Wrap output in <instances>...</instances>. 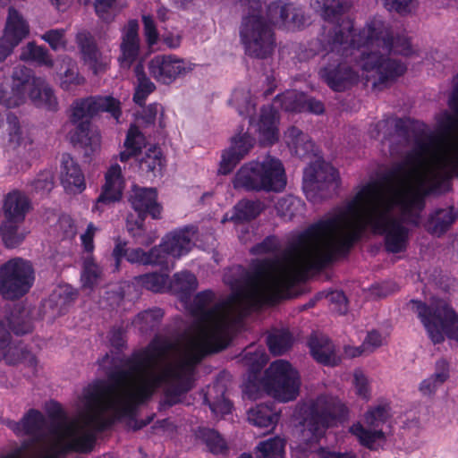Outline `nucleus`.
I'll return each instance as SVG.
<instances>
[{
    "instance_id": "obj_1",
    "label": "nucleus",
    "mask_w": 458,
    "mask_h": 458,
    "mask_svg": "<svg viewBox=\"0 0 458 458\" xmlns=\"http://www.w3.org/2000/svg\"><path fill=\"white\" fill-rule=\"evenodd\" d=\"M364 185L334 216L310 226L273 261L263 262L253 275L233 286L232 295L211 310V352L224 349L229 326L253 306L272 303L287 295L293 283L310 268H318L335 252L348 248L366 227L384 234L386 247L400 252L406 247V221L418 224L423 197L440 194L451 185L450 174H389Z\"/></svg>"
},
{
    "instance_id": "obj_2",
    "label": "nucleus",
    "mask_w": 458,
    "mask_h": 458,
    "mask_svg": "<svg viewBox=\"0 0 458 458\" xmlns=\"http://www.w3.org/2000/svg\"><path fill=\"white\" fill-rule=\"evenodd\" d=\"M136 356L142 365L123 381V388L129 380L139 377L140 382L133 390L123 392L121 411L132 415L139 405L148 402L163 385L164 403L172 407L181 402V397L190 392L195 383V373L200 364V342L194 340L183 344L168 338L156 335L147 346L134 350L124 360L125 369L119 368L123 361L117 354L104 355L98 360L99 367L106 371L130 370L128 360Z\"/></svg>"
},
{
    "instance_id": "obj_3",
    "label": "nucleus",
    "mask_w": 458,
    "mask_h": 458,
    "mask_svg": "<svg viewBox=\"0 0 458 458\" xmlns=\"http://www.w3.org/2000/svg\"><path fill=\"white\" fill-rule=\"evenodd\" d=\"M365 47L366 55L364 66L366 69L376 70L377 79L373 82L374 88L383 89L390 86L397 77L403 75L406 66L400 61L386 57L391 53L404 56L416 54L411 39L403 35L394 36L390 29L379 21H373L352 39V47Z\"/></svg>"
},
{
    "instance_id": "obj_4",
    "label": "nucleus",
    "mask_w": 458,
    "mask_h": 458,
    "mask_svg": "<svg viewBox=\"0 0 458 458\" xmlns=\"http://www.w3.org/2000/svg\"><path fill=\"white\" fill-rule=\"evenodd\" d=\"M130 370L109 371L106 373L107 380L98 379L88 385L83 390L85 407L89 412L88 423L94 428L96 432L102 433L114 423V418L105 417V412L110 409H116L123 414L121 407L123 396L113 398V394L123 386V381L131 375V372L138 370L142 362L133 355L128 360Z\"/></svg>"
},
{
    "instance_id": "obj_5",
    "label": "nucleus",
    "mask_w": 458,
    "mask_h": 458,
    "mask_svg": "<svg viewBox=\"0 0 458 458\" xmlns=\"http://www.w3.org/2000/svg\"><path fill=\"white\" fill-rule=\"evenodd\" d=\"M346 412L345 405L337 397L327 394L300 403L294 417L299 420L297 438L301 448L310 450L324 437L326 430Z\"/></svg>"
},
{
    "instance_id": "obj_6",
    "label": "nucleus",
    "mask_w": 458,
    "mask_h": 458,
    "mask_svg": "<svg viewBox=\"0 0 458 458\" xmlns=\"http://www.w3.org/2000/svg\"><path fill=\"white\" fill-rule=\"evenodd\" d=\"M301 379L298 371L286 360H277L266 369L265 375L257 386L249 380L244 393L251 399L260 397L259 387L276 400L287 403L296 399L300 393Z\"/></svg>"
},
{
    "instance_id": "obj_7",
    "label": "nucleus",
    "mask_w": 458,
    "mask_h": 458,
    "mask_svg": "<svg viewBox=\"0 0 458 458\" xmlns=\"http://www.w3.org/2000/svg\"><path fill=\"white\" fill-rule=\"evenodd\" d=\"M99 111L108 112L118 120L121 114L120 102L112 97H98L77 101L72 105L71 121L76 127L75 131L71 134L73 143L90 150L99 147L100 135L89 124V118Z\"/></svg>"
},
{
    "instance_id": "obj_8",
    "label": "nucleus",
    "mask_w": 458,
    "mask_h": 458,
    "mask_svg": "<svg viewBox=\"0 0 458 458\" xmlns=\"http://www.w3.org/2000/svg\"><path fill=\"white\" fill-rule=\"evenodd\" d=\"M27 96L38 106L54 108L56 101L52 89L41 80L31 78L28 71L17 67L0 89V103L6 107L22 104Z\"/></svg>"
},
{
    "instance_id": "obj_9",
    "label": "nucleus",
    "mask_w": 458,
    "mask_h": 458,
    "mask_svg": "<svg viewBox=\"0 0 458 458\" xmlns=\"http://www.w3.org/2000/svg\"><path fill=\"white\" fill-rule=\"evenodd\" d=\"M407 307L418 315L433 343L443 342L445 335L458 340V317L445 301H437L428 307L421 301L411 300Z\"/></svg>"
},
{
    "instance_id": "obj_10",
    "label": "nucleus",
    "mask_w": 458,
    "mask_h": 458,
    "mask_svg": "<svg viewBox=\"0 0 458 458\" xmlns=\"http://www.w3.org/2000/svg\"><path fill=\"white\" fill-rule=\"evenodd\" d=\"M391 417L387 404L370 406L363 414L362 420L350 428V432L361 445L370 450L383 448L391 436Z\"/></svg>"
},
{
    "instance_id": "obj_11",
    "label": "nucleus",
    "mask_w": 458,
    "mask_h": 458,
    "mask_svg": "<svg viewBox=\"0 0 458 458\" xmlns=\"http://www.w3.org/2000/svg\"><path fill=\"white\" fill-rule=\"evenodd\" d=\"M32 330L31 318L20 308L11 310L4 319H0V360L4 358L7 364L15 365L27 359L30 355L27 347L11 345V332L23 335Z\"/></svg>"
},
{
    "instance_id": "obj_12",
    "label": "nucleus",
    "mask_w": 458,
    "mask_h": 458,
    "mask_svg": "<svg viewBox=\"0 0 458 458\" xmlns=\"http://www.w3.org/2000/svg\"><path fill=\"white\" fill-rule=\"evenodd\" d=\"M32 263L22 258H13L0 266V294L5 300L16 301L26 295L34 284Z\"/></svg>"
},
{
    "instance_id": "obj_13",
    "label": "nucleus",
    "mask_w": 458,
    "mask_h": 458,
    "mask_svg": "<svg viewBox=\"0 0 458 458\" xmlns=\"http://www.w3.org/2000/svg\"><path fill=\"white\" fill-rule=\"evenodd\" d=\"M241 38L245 53L253 58L266 59L274 52L275 35L271 27L261 15H247L243 18Z\"/></svg>"
},
{
    "instance_id": "obj_14",
    "label": "nucleus",
    "mask_w": 458,
    "mask_h": 458,
    "mask_svg": "<svg viewBox=\"0 0 458 458\" xmlns=\"http://www.w3.org/2000/svg\"><path fill=\"white\" fill-rule=\"evenodd\" d=\"M198 287L196 276L187 270L175 273L168 282L167 289L175 295L186 313L192 318V340L200 342V293H193Z\"/></svg>"
},
{
    "instance_id": "obj_15",
    "label": "nucleus",
    "mask_w": 458,
    "mask_h": 458,
    "mask_svg": "<svg viewBox=\"0 0 458 458\" xmlns=\"http://www.w3.org/2000/svg\"><path fill=\"white\" fill-rule=\"evenodd\" d=\"M322 17L325 21L334 23L328 34V44L334 52L339 47L346 45L352 47V39L357 38L353 22L344 16L352 4L347 0H322Z\"/></svg>"
},
{
    "instance_id": "obj_16",
    "label": "nucleus",
    "mask_w": 458,
    "mask_h": 458,
    "mask_svg": "<svg viewBox=\"0 0 458 458\" xmlns=\"http://www.w3.org/2000/svg\"><path fill=\"white\" fill-rule=\"evenodd\" d=\"M5 425L16 436H28L32 439L24 441L19 448L6 454L4 458H21L24 451L29 449L31 444L40 442L46 437L47 420L40 411L34 408L27 411L21 420H7Z\"/></svg>"
},
{
    "instance_id": "obj_17",
    "label": "nucleus",
    "mask_w": 458,
    "mask_h": 458,
    "mask_svg": "<svg viewBox=\"0 0 458 458\" xmlns=\"http://www.w3.org/2000/svg\"><path fill=\"white\" fill-rule=\"evenodd\" d=\"M194 64L174 55H158L148 64L150 75L158 82L170 84L178 77L191 72Z\"/></svg>"
},
{
    "instance_id": "obj_18",
    "label": "nucleus",
    "mask_w": 458,
    "mask_h": 458,
    "mask_svg": "<svg viewBox=\"0 0 458 458\" xmlns=\"http://www.w3.org/2000/svg\"><path fill=\"white\" fill-rule=\"evenodd\" d=\"M338 174H304L303 190L313 202L329 197L339 186Z\"/></svg>"
},
{
    "instance_id": "obj_19",
    "label": "nucleus",
    "mask_w": 458,
    "mask_h": 458,
    "mask_svg": "<svg viewBox=\"0 0 458 458\" xmlns=\"http://www.w3.org/2000/svg\"><path fill=\"white\" fill-rule=\"evenodd\" d=\"M320 75L333 90L338 92L345 91L359 82L358 73L343 62L328 64L320 70Z\"/></svg>"
},
{
    "instance_id": "obj_20",
    "label": "nucleus",
    "mask_w": 458,
    "mask_h": 458,
    "mask_svg": "<svg viewBox=\"0 0 458 458\" xmlns=\"http://www.w3.org/2000/svg\"><path fill=\"white\" fill-rule=\"evenodd\" d=\"M236 187L280 191L286 184L285 174H237Z\"/></svg>"
},
{
    "instance_id": "obj_21",
    "label": "nucleus",
    "mask_w": 458,
    "mask_h": 458,
    "mask_svg": "<svg viewBox=\"0 0 458 458\" xmlns=\"http://www.w3.org/2000/svg\"><path fill=\"white\" fill-rule=\"evenodd\" d=\"M280 115L273 106H266L260 109L258 121L259 143L261 146H272L279 140Z\"/></svg>"
},
{
    "instance_id": "obj_22",
    "label": "nucleus",
    "mask_w": 458,
    "mask_h": 458,
    "mask_svg": "<svg viewBox=\"0 0 458 458\" xmlns=\"http://www.w3.org/2000/svg\"><path fill=\"white\" fill-rule=\"evenodd\" d=\"M125 187L123 174H106V182L101 192L92 208L93 212H103L104 207L109 206L122 199Z\"/></svg>"
},
{
    "instance_id": "obj_23",
    "label": "nucleus",
    "mask_w": 458,
    "mask_h": 458,
    "mask_svg": "<svg viewBox=\"0 0 458 458\" xmlns=\"http://www.w3.org/2000/svg\"><path fill=\"white\" fill-rule=\"evenodd\" d=\"M139 25L136 21H130L123 31L121 55L118 58L122 68L129 69L136 61L140 49Z\"/></svg>"
},
{
    "instance_id": "obj_24",
    "label": "nucleus",
    "mask_w": 458,
    "mask_h": 458,
    "mask_svg": "<svg viewBox=\"0 0 458 458\" xmlns=\"http://www.w3.org/2000/svg\"><path fill=\"white\" fill-rule=\"evenodd\" d=\"M132 208L138 216L159 219L162 213V206L157 202V191L155 188H140L135 191L131 199Z\"/></svg>"
},
{
    "instance_id": "obj_25",
    "label": "nucleus",
    "mask_w": 458,
    "mask_h": 458,
    "mask_svg": "<svg viewBox=\"0 0 458 458\" xmlns=\"http://www.w3.org/2000/svg\"><path fill=\"white\" fill-rule=\"evenodd\" d=\"M145 145V139L136 126H131L127 133L124 142L125 150L120 154L119 160L112 165L110 172H122L134 169L132 165H127L131 160H137L139 151Z\"/></svg>"
},
{
    "instance_id": "obj_26",
    "label": "nucleus",
    "mask_w": 458,
    "mask_h": 458,
    "mask_svg": "<svg viewBox=\"0 0 458 458\" xmlns=\"http://www.w3.org/2000/svg\"><path fill=\"white\" fill-rule=\"evenodd\" d=\"M195 233L196 231L192 226L174 230L162 239L163 246L166 247L172 257L179 259L187 255L192 249L194 245L192 240Z\"/></svg>"
},
{
    "instance_id": "obj_27",
    "label": "nucleus",
    "mask_w": 458,
    "mask_h": 458,
    "mask_svg": "<svg viewBox=\"0 0 458 458\" xmlns=\"http://www.w3.org/2000/svg\"><path fill=\"white\" fill-rule=\"evenodd\" d=\"M30 208L29 198L20 191H13L4 198L3 209L8 221L23 222Z\"/></svg>"
},
{
    "instance_id": "obj_28",
    "label": "nucleus",
    "mask_w": 458,
    "mask_h": 458,
    "mask_svg": "<svg viewBox=\"0 0 458 458\" xmlns=\"http://www.w3.org/2000/svg\"><path fill=\"white\" fill-rule=\"evenodd\" d=\"M77 42L81 48L85 64L94 73H98L107 65V60L103 58L95 47L90 35L82 31L77 35Z\"/></svg>"
},
{
    "instance_id": "obj_29",
    "label": "nucleus",
    "mask_w": 458,
    "mask_h": 458,
    "mask_svg": "<svg viewBox=\"0 0 458 458\" xmlns=\"http://www.w3.org/2000/svg\"><path fill=\"white\" fill-rule=\"evenodd\" d=\"M309 345L313 358L318 362L330 366H335L339 362L335 346L327 336L313 335L310 339Z\"/></svg>"
},
{
    "instance_id": "obj_30",
    "label": "nucleus",
    "mask_w": 458,
    "mask_h": 458,
    "mask_svg": "<svg viewBox=\"0 0 458 458\" xmlns=\"http://www.w3.org/2000/svg\"><path fill=\"white\" fill-rule=\"evenodd\" d=\"M247 419L255 427L273 429L279 420V411L271 405L258 404L248 411Z\"/></svg>"
},
{
    "instance_id": "obj_31",
    "label": "nucleus",
    "mask_w": 458,
    "mask_h": 458,
    "mask_svg": "<svg viewBox=\"0 0 458 458\" xmlns=\"http://www.w3.org/2000/svg\"><path fill=\"white\" fill-rule=\"evenodd\" d=\"M29 32L30 29L27 21L17 11L10 9L3 35L4 38L18 46L28 36Z\"/></svg>"
},
{
    "instance_id": "obj_32",
    "label": "nucleus",
    "mask_w": 458,
    "mask_h": 458,
    "mask_svg": "<svg viewBox=\"0 0 458 458\" xmlns=\"http://www.w3.org/2000/svg\"><path fill=\"white\" fill-rule=\"evenodd\" d=\"M205 400L208 402L216 418H222L232 411L233 405L225 397V388L222 385L217 384L208 387Z\"/></svg>"
},
{
    "instance_id": "obj_33",
    "label": "nucleus",
    "mask_w": 458,
    "mask_h": 458,
    "mask_svg": "<svg viewBox=\"0 0 458 458\" xmlns=\"http://www.w3.org/2000/svg\"><path fill=\"white\" fill-rule=\"evenodd\" d=\"M164 314L162 309L155 307L140 312L132 323L142 335H148L158 329Z\"/></svg>"
},
{
    "instance_id": "obj_34",
    "label": "nucleus",
    "mask_w": 458,
    "mask_h": 458,
    "mask_svg": "<svg viewBox=\"0 0 458 458\" xmlns=\"http://www.w3.org/2000/svg\"><path fill=\"white\" fill-rule=\"evenodd\" d=\"M47 412L50 419L49 433L53 436H61L64 431H70L71 426L67 422V416L61 404L51 402L47 407Z\"/></svg>"
},
{
    "instance_id": "obj_35",
    "label": "nucleus",
    "mask_w": 458,
    "mask_h": 458,
    "mask_svg": "<svg viewBox=\"0 0 458 458\" xmlns=\"http://www.w3.org/2000/svg\"><path fill=\"white\" fill-rule=\"evenodd\" d=\"M102 274V268L94 258L92 256L86 257L82 263L81 275L82 287L92 291L99 284Z\"/></svg>"
},
{
    "instance_id": "obj_36",
    "label": "nucleus",
    "mask_w": 458,
    "mask_h": 458,
    "mask_svg": "<svg viewBox=\"0 0 458 458\" xmlns=\"http://www.w3.org/2000/svg\"><path fill=\"white\" fill-rule=\"evenodd\" d=\"M127 165H132L135 168L142 172H155L163 168V157L161 151L157 148H151L145 154L144 157H140L137 155V160H131V164L127 163Z\"/></svg>"
},
{
    "instance_id": "obj_37",
    "label": "nucleus",
    "mask_w": 458,
    "mask_h": 458,
    "mask_svg": "<svg viewBox=\"0 0 458 458\" xmlns=\"http://www.w3.org/2000/svg\"><path fill=\"white\" fill-rule=\"evenodd\" d=\"M454 220V209L446 208L436 211L428 220L427 227L431 233L440 235L449 228Z\"/></svg>"
},
{
    "instance_id": "obj_38",
    "label": "nucleus",
    "mask_w": 458,
    "mask_h": 458,
    "mask_svg": "<svg viewBox=\"0 0 458 458\" xmlns=\"http://www.w3.org/2000/svg\"><path fill=\"white\" fill-rule=\"evenodd\" d=\"M134 281L139 286L148 291L160 293L167 289L168 276L157 272L147 273L135 276Z\"/></svg>"
},
{
    "instance_id": "obj_39",
    "label": "nucleus",
    "mask_w": 458,
    "mask_h": 458,
    "mask_svg": "<svg viewBox=\"0 0 458 458\" xmlns=\"http://www.w3.org/2000/svg\"><path fill=\"white\" fill-rule=\"evenodd\" d=\"M285 442L280 437L260 442L255 447L257 458H284Z\"/></svg>"
},
{
    "instance_id": "obj_40",
    "label": "nucleus",
    "mask_w": 458,
    "mask_h": 458,
    "mask_svg": "<svg viewBox=\"0 0 458 458\" xmlns=\"http://www.w3.org/2000/svg\"><path fill=\"white\" fill-rule=\"evenodd\" d=\"M145 218L138 216L135 220L127 218V230L130 235L134 239L135 242L140 245L149 246L156 239V236L147 234L145 228Z\"/></svg>"
},
{
    "instance_id": "obj_41",
    "label": "nucleus",
    "mask_w": 458,
    "mask_h": 458,
    "mask_svg": "<svg viewBox=\"0 0 458 458\" xmlns=\"http://www.w3.org/2000/svg\"><path fill=\"white\" fill-rule=\"evenodd\" d=\"M66 435L70 436L69 449H73V453L89 454L96 445L97 437L92 432H85L81 436L72 435V428L70 431H64Z\"/></svg>"
},
{
    "instance_id": "obj_42",
    "label": "nucleus",
    "mask_w": 458,
    "mask_h": 458,
    "mask_svg": "<svg viewBox=\"0 0 458 458\" xmlns=\"http://www.w3.org/2000/svg\"><path fill=\"white\" fill-rule=\"evenodd\" d=\"M148 258L150 259L148 265L158 266L162 270L169 271L174 267V259L176 257H172V254L166 247L163 246V242L158 246H154L148 251Z\"/></svg>"
},
{
    "instance_id": "obj_43",
    "label": "nucleus",
    "mask_w": 458,
    "mask_h": 458,
    "mask_svg": "<svg viewBox=\"0 0 458 458\" xmlns=\"http://www.w3.org/2000/svg\"><path fill=\"white\" fill-rule=\"evenodd\" d=\"M7 124L10 141L17 147L23 148L24 149H30L33 140L29 132L20 126L17 118L10 117Z\"/></svg>"
},
{
    "instance_id": "obj_44",
    "label": "nucleus",
    "mask_w": 458,
    "mask_h": 458,
    "mask_svg": "<svg viewBox=\"0 0 458 458\" xmlns=\"http://www.w3.org/2000/svg\"><path fill=\"white\" fill-rule=\"evenodd\" d=\"M238 172H285V170L280 159L267 155L262 162H250L242 166Z\"/></svg>"
},
{
    "instance_id": "obj_45",
    "label": "nucleus",
    "mask_w": 458,
    "mask_h": 458,
    "mask_svg": "<svg viewBox=\"0 0 458 458\" xmlns=\"http://www.w3.org/2000/svg\"><path fill=\"white\" fill-rule=\"evenodd\" d=\"M276 102H280L283 109L287 112L305 111V95L296 91H286L275 98Z\"/></svg>"
},
{
    "instance_id": "obj_46",
    "label": "nucleus",
    "mask_w": 458,
    "mask_h": 458,
    "mask_svg": "<svg viewBox=\"0 0 458 458\" xmlns=\"http://www.w3.org/2000/svg\"><path fill=\"white\" fill-rule=\"evenodd\" d=\"M293 337L288 331H280L271 334L267 338L270 352L275 355H281L290 349Z\"/></svg>"
},
{
    "instance_id": "obj_47",
    "label": "nucleus",
    "mask_w": 458,
    "mask_h": 458,
    "mask_svg": "<svg viewBox=\"0 0 458 458\" xmlns=\"http://www.w3.org/2000/svg\"><path fill=\"white\" fill-rule=\"evenodd\" d=\"M21 222L5 221L0 226V235L7 248H15L23 241V236L18 233V224Z\"/></svg>"
},
{
    "instance_id": "obj_48",
    "label": "nucleus",
    "mask_w": 458,
    "mask_h": 458,
    "mask_svg": "<svg viewBox=\"0 0 458 458\" xmlns=\"http://www.w3.org/2000/svg\"><path fill=\"white\" fill-rule=\"evenodd\" d=\"M267 355L263 349L250 347L244 351L242 361L250 372L259 371L267 362Z\"/></svg>"
},
{
    "instance_id": "obj_49",
    "label": "nucleus",
    "mask_w": 458,
    "mask_h": 458,
    "mask_svg": "<svg viewBox=\"0 0 458 458\" xmlns=\"http://www.w3.org/2000/svg\"><path fill=\"white\" fill-rule=\"evenodd\" d=\"M202 442L205 443L208 451L215 454H224L228 450L226 441L214 429L202 430Z\"/></svg>"
},
{
    "instance_id": "obj_50",
    "label": "nucleus",
    "mask_w": 458,
    "mask_h": 458,
    "mask_svg": "<svg viewBox=\"0 0 458 458\" xmlns=\"http://www.w3.org/2000/svg\"><path fill=\"white\" fill-rule=\"evenodd\" d=\"M59 76L61 86L65 89H70L72 85H78L82 81V79L77 74L75 65L70 59L64 60L60 64Z\"/></svg>"
},
{
    "instance_id": "obj_51",
    "label": "nucleus",
    "mask_w": 458,
    "mask_h": 458,
    "mask_svg": "<svg viewBox=\"0 0 458 458\" xmlns=\"http://www.w3.org/2000/svg\"><path fill=\"white\" fill-rule=\"evenodd\" d=\"M61 184L68 194H77L86 189L84 174H61Z\"/></svg>"
},
{
    "instance_id": "obj_52",
    "label": "nucleus",
    "mask_w": 458,
    "mask_h": 458,
    "mask_svg": "<svg viewBox=\"0 0 458 458\" xmlns=\"http://www.w3.org/2000/svg\"><path fill=\"white\" fill-rule=\"evenodd\" d=\"M109 343L111 346L116 350V352H111V353L107 352V354L109 357H113L118 354L123 360V361L119 364V368H121L122 365L124 366V360H126V358H123L121 352L127 346L125 330L122 327H113L109 332ZM105 355H106V353Z\"/></svg>"
},
{
    "instance_id": "obj_53",
    "label": "nucleus",
    "mask_w": 458,
    "mask_h": 458,
    "mask_svg": "<svg viewBox=\"0 0 458 458\" xmlns=\"http://www.w3.org/2000/svg\"><path fill=\"white\" fill-rule=\"evenodd\" d=\"M289 15V6L281 1L271 3L267 7V19L275 25L284 24Z\"/></svg>"
},
{
    "instance_id": "obj_54",
    "label": "nucleus",
    "mask_w": 458,
    "mask_h": 458,
    "mask_svg": "<svg viewBox=\"0 0 458 458\" xmlns=\"http://www.w3.org/2000/svg\"><path fill=\"white\" fill-rule=\"evenodd\" d=\"M21 58L24 61H34L40 64L50 65L52 63L47 56L46 50L29 43L24 47L21 53Z\"/></svg>"
},
{
    "instance_id": "obj_55",
    "label": "nucleus",
    "mask_w": 458,
    "mask_h": 458,
    "mask_svg": "<svg viewBox=\"0 0 458 458\" xmlns=\"http://www.w3.org/2000/svg\"><path fill=\"white\" fill-rule=\"evenodd\" d=\"M140 67L136 68L138 77V86L134 93V101L141 105L146 98L155 89V85L143 73L140 72Z\"/></svg>"
},
{
    "instance_id": "obj_56",
    "label": "nucleus",
    "mask_w": 458,
    "mask_h": 458,
    "mask_svg": "<svg viewBox=\"0 0 458 458\" xmlns=\"http://www.w3.org/2000/svg\"><path fill=\"white\" fill-rule=\"evenodd\" d=\"M261 205L259 202L242 200L236 207V216L238 219L250 220L255 218L261 212Z\"/></svg>"
},
{
    "instance_id": "obj_57",
    "label": "nucleus",
    "mask_w": 458,
    "mask_h": 458,
    "mask_svg": "<svg viewBox=\"0 0 458 458\" xmlns=\"http://www.w3.org/2000/svg\"><path fill=\"white\" fill-rule=\"evenodd\" d=\"M95 11L102 20L111 19L122 7L120 0H95Z\"/></svg>"
},
{
    "instance_id": "obj_58",
    "label": "nucleus",
    "mask_w": 458,
    "mask_h": 458,
    "mask_svg": "<svg viewBox=\"0 0 458 458\" xmlns=\"http://www.w3.org/2000/svg\"><path fill=\"white\" fill-rule=\"evenodd\" d=\"M142 22H143V32L146 42L149 47L156 45L159 39V34L153 20V17L150 14H143L142 15Z\"/></svg>"
},
{
    "instance_id": "obj_59",
    "label": "nucleus",
    "mask_w": 458,
    "mask_h": 458,
    "mask_svg": "<svg viewBox=\"0 0 458 458\" xmlns=\"http://www.w3.org/2000/svg\"><path fill=\"white\" fill-rule=\"evenodd\" d=\"M145 123H153L157 119L161 127L165 126L164 118V108L158 104H151L145 110L142 117Z\"/></svg>"
},
{
    "instance_id": "obj_60",
    "label": "nucleus",
    "mask_w": 458,
    "mask_h": 458,
    "mask_svg": "<svg viewBox=\"0 0 458 458\" xmlns=\"http://www.w3.org/2000/svg\"><path fill=\"white\" fill-rule=\"evenodd\" d=\"M129 248H127V242L117 238L114 241V247L112 251V257L114 260V272H117L121 268V263L123 259H126Z\"/></svg>"
},
{
    "instance_id": "obj_61",
    "label": "nucleus",
    "mask_w": 458,
    "mask_h": 458,
    "mask_svg": "<svg viewBox=\"0 0 458 458\" xmlns=\"http://www.w3.org/2000/svg\"><path fill=\"white\" fill-rule=\"evenodd\" d=\"M254 141L255 140L248 132H240L233 138V146L231 148H235V150L243 157L252 148Z\"/></svg>"
},
{
    "instance_id": "obj_62",
    "label": "nucleus",
    "mask_w": 458,
    "mask_h": 458,
    "mask_svg": "<svg viewBox=\"0 0 458 458\" xmlns=\"http://www.w3.org/2000/svg\"><path fill=\"white\" fill-rule=\"evenodd\" d=\"M42 38L47 41L54 50L62 49L66 44L64 31L62 30H49L42 36Z\"/></svg>"
},
{
    "instance_id": "obj_63",
    "label": "nucleus",
    "mask_w": 458,
    "mask_h": 458,
    "mask_svg": "<svg viewBox=\"0 0 458 458\" xmlns=\"http://www.w3.org/2000/svg\"><path fill=\"white\" fill-rule=\"evenodd\" d=\"M242 157L235 148H230L222 157L219 172H231Z\"/></svg>"
},
{
    "instance_id": "obj_64",
    "label": "nucleus",
    "mask_w": 458,
    "mask_h": 458,
    "mask_svg": "<svg viewBox=\"0 0 458 458\" xmlns=\"http://www.w3.org/2000/svg\"><path fill=\"white\" fill-rule=\"evenodd\" d=\"M353 385L356 394L361 398L369 397V386L367 377L360 370H356L353 374Z\"/></svg>"
}]
</instances>
